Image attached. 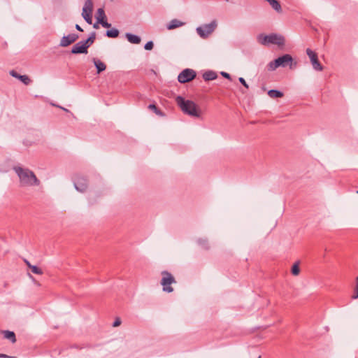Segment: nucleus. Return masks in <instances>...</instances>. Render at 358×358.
Instances as JSON below:
<instances>
[{
	"instance_id": "18",
	"label": "nucleus",
	"mask_w": 358,
	"mask_h": 358,
	"mask_svg": "<svg viewBox=\"0 0 358 358\" xmlns=\"http://www.w3.org/2000/svg\"><path fill=\"white\" fill-rule=\"evenodd\" d=\"M96 18V20L98 21V23H100L101 22L106 19V16L103 8H100L97 10Z\"/></svg>"
},
{
	"instance_id": "14",
	"label": "nucleus",
	"mask_w": 358,
	"mask_h": 358,
	"mask_svg": "<svg viewBox=\"0 0 358 358\" xmlns=\"http://www.w3.org/2000/svg\"><path fill=\"white\" fill-rule=\"evenodd\" d=\"M94 64L97 69V73H100L101 72L103 71L106 69V65L101 62L99 59H97L96 58L93 59Z\"/></svg>"
},
{
	"instance_id": "29",
	"label": "nucleus",
	"mask_w": 358,
	"mask_h": 358,
	"mask_svg": "<svg viewBox=\"0 0 358 358\" xmlns=\"http://www.w3.org/2000/svg\"><path fill=\"white\" fill-rule=\"evenodd\" d=\"M99 24H101L102 27L105 28H110L111 27V24L108 23L106 19L101 22Z\"/></svg>"
},
{
	"instance_id": "9",
	"label": "nucleus",
	"mask_w": 358,
	"mask_h": 358,
	"mask_svg": "<svg viewBox=\"0 0 358 358\" xmlns=\"http://www.w3.org/2000/svg\"><path fill=\"white\" fill-rule=\"evenodd\" d=\"M73 182L76 189L80 192H84L87 189V180L80 174L75 176Z\"/></svg>"
},
{
	"instance_id": "8",
	"label": "nucleus",
	"mask_w": 358,
	"mask_h": 358,
	"mask_svg": "<svg viewBox=\"0 0 358 358\" xmlns=\"http://www.w3.org/2000/svg\"><path fill=\"white\" fill-rule=\"evenodd\" d=\"M196 72L190 69H184L178 76V80L180 83H188L195 78Z\"/></svg>"
},
{
	"instance_id": "12",
	"label": "nucleus",
	"mask_w": 358,
	"mask_h": 358,
	"mask_svg": "<svg viewBox=\"0 0 358 358\" xmlns=\"http://www.w3.org/2000/svg\"><path fill=\"white\" fill-rule=\"evenodd\" d=\"M78 38V36L76 34H70L68 36L62 37L60 42V45L62 47H66L76 41Z\"/></svg>"
},
{
	"instance_id": "35",
	"label": "nucleus",
	"mask_w": 358,
	"mask_h": 358,
	"mask_svg": "<svg viewBox=\"0 0 358 358\" xmlns=\"http://www.w3.org/2000/svg\"><path fill=\"white\" fill-rule=\"evenodd\" d=\"M76 29L78 31H83V29H82V27H81L80 25H78V24H76Z\"/></svg>"
},
{
	"instance_id": "3",
	"label": "nucleus",
	"mask_w": 358,
	"mask_h": 358,
	"mask_svg": "<svg viewBox=\"0 0 358 358\" xmlns=\"http://www.w3.org/2000/svg\"><path fill=\"white\" fill-rule=\"evenodd\" d=\"M287 66L290 69H293L296 67V62H293V58L290 55L285 54L269 62L267 67L268 70L274 71L279 66L286 67Z\"/></svg>"
},
{
	"instance_id": "37",
	"label": "nucleus",
	"mask_w": 358,
	"mask_h": 358,
	"mask_svg": "<svg viewBox=\"0 0 358 358\" xmlns=\"http://www.w3.org/2000/svg\"><path fill=\"white\" fill-rule=\"evenodd\" d=\"M99 23H98V21L96 22V23L94 24V25H93L94 28V29H99Z\"/></svg>"
},
{
	"instance_id": "17",
	"label": "nucleus",
	"mask_w": 358,
	"mask_h": 358,
	"mask_svg": "<svg viewBox=\"0 0 358 358\" xmlns=\"http://www.w3.org/2000/svg\"><path fill=\"white\" fill-rule=\"evenodd\" d=\"M183 22H180L177 19L172 20L167 26V29H174L183 25Z\"/></svg>"
},
{
	"instance_id": "24",
	"label": "nucleus",
	"mask_w": 358,
	"mask_h": 358,
	"mask_svg": "<svg viewBox=\"0 0 358 358\" xmlns=\"http://www.w3.org/2000/svg\"><path fill=\"white\" fill-rule=\"evenodd\" d=\"M292 274L294 275H298L300 273L299 264L296 262L293 264L291 269Z\"/></svg>"
},
{
	"instance_id": "31",
	"label": "nucleus",
	"mask_w": 358,
	"mask_h": 358,
	"mask_svg": "<svg viewBox=\"0 0 358 358\" xmlns=\"http://www.w3.org/2000/svg\"><path fill=\"white\" fill-rule=\"evenodd\" d=\"M10 74L13 77L16 78H17V79H18V78H19V77L21 76V75H20L17 72H16V71H14V70L10 71Z\"/></svg>"
},
{
	"instance_id": "38",
	"label": "nucleus",
	"mask_w": 358,
	"mask_h": 358,
	"mask_svg": "<svg viewBox=\"0 0 358 358\" xmlns=\"http://www.w3.org/2000/svg\"><path fill=\"white\" fill-rule=\"evenodd\" d=\"M59 108H62V110H65V111H67V109L63 108V107H61V106H58Z\"/></svg>"
},
{
	"instance_id": "32",
	"label": "nucleus",
	"mask_w": 358,
	"mask_h": 358,
	"mask_svg": "<svg viewBox=\"0 0 358 358\" xmlns=\"http://www.w3.org/2000/svg\"><path fill=\"white\" fill-rule=\"evenodd\" d=\"M239 82L247 89H248V84L246 83L245 79L243 78H239Z\"/></svg>"
},
{
	"instance_id": "19",
	"label": "nucleus",
	"mask_w": 358,
	"mask_h": 358,
	"mask_svg": "<svg viewBox=\"0 0 358 358\" xmlns=\"http://www.w3.org/2000/svg\"><path fill=\"white\" fill-rule=\"evenodd\" d=\"M148 108L149 110L153 111L157 115L160 117L164 116V113L159 108H158L155 104H150Z\"/></svg>"
},
{
	"instance_id": "33",
	"label": "nucleus",
	"mask_w": 358,
	"mask_h": 358,
	"mask_svg": "<svg viewBox=\"0 0 358 358\" xmlns=\"http://www.w3.org/2000/svg\"><path fill=\"white\" fill-rule=\"evenodd\" d=\"M221 75L229 80H231V76L227 72H222Z\"/></svg>"
},
{
	"instance_id": "36",
	"label": "nucleus",
	"mask_w": 358,
	"mask_h": 358,
	"mask_svg": "<svg viewBox=\"0 0 358 358\" xmlns=\"http://www.w3.org/2000/svg\"><path fill=\"white\" fill-rule=\"evenodd\" d=\"M24 263L26 264V265L28 266V268H31V264H30V262L29 261H27V259H24Z\"/></svg>"
},
{
	"instance_id": "27",
	"label": "nucleus",
	"mask_w": 358,
	"mask_h": 358,
	"mask_svg": "<svg viewBox=\"0 0 358 358\" xmlns=\"http://www.w3.org/2000/svg\"><path fill=\"white\" fill-rule=\"evenodd\" d=\"M352 298L353 299H356L358 298V276L356 278V285Z\"/></svg>"
},
{
	"instance_id": "30",
	"label": "nucleus",
	"mask_w": 358,
	"mask_h": 358,
	"mask_svg": "<svg viewBox=\"0 0 358 358\" xmlns=\"http://www.w3.org/2000/svg\"><path fill=\"white\" fill-rule=\"evenodd\" d=\"M120 324H121V320H120V318L117 317V318L115 319V320L114 321L113 326L114 327H116L120 326Z\"/></svg>"
},
{
	"instance_id": "39",
	"label": "nucleus",
	"mask_w": 358,
	"mask_h": 358,
	"mask_svg": "<svg viewBox=\"0 0 358 358\" xmlns=\"http://www.w3.org/2000/svg\"><path fill=\"white\" fill-rule=\"evenodd\" d=\"M357 193H358V191H357Z\"/></svg>"
},
{
	"instance_id": "4",
	"label": "nucleus",
	"mask_w": 358,
	"mask_h": 358,
	"mask_svg": "<svg viewBox=\"0 0 358 358\" xmlns=\"http://www.w3.org/2000/svg\"><path fill=\"white\" fill-rule=\"evenodd\" d=\"M258 41L261 44H275L279 46L285 44V38L276 34H271L270 35L261 34L258 36Z\"/></svg>"
},
{
	"instance_id": "25",
	"label": "nucleus",
	"mask_w": 358,
	"mask_h": 358,
	"mask_svg": "<svg viewBox=\"0 0 358 358\" xmlns=\"http://www.w3.org/2000/svg\"><path fill=\"white\" fill-rule=\"evenodd\" d=\"M20 81H22L24 85H28L31 83V80L29 78V76L26 75L20 76L18 78Z\"/></svg>"
},
{
	"instance_id": "28",
	"label": "nucleus",
	"mask_w": 358,
	"mask_h": 358,
	"mask_svg": "<svg viewBox=\"0 0 358 358\" xmlns=\"http://www.w3.org/2000/svg\"><path fill=\"white\" fill-rule=\"evenodd\" d=\"M154 47V44H153V42L152 41H148V43H145V46H144V48L146 50H151Z\"/></svg>"
},
{
	"instance_id": "1",
	"label": "nucleus",
	"mask_w": 358,
	"mask_h": 358,
	"mask_svg": "<svg viewBox=\"0 0 358 358\" xmlns=\"http://www.w3.org/2000/svg\"><path fill=\"white\" fill-rule=\"evenodd\" d=\"M14 170L17 174L20 183L22 186H34L39 185V180L31 171L20 166L14 167Z\"/></svg>"
},
{
	"instance_id": "2",
	"label": "nucleus",
	"mask_w": 358,
	"mask_h": 358,
	"mask_svg": "<svg viewBox=\"0 0 358 358\" xmlns=\"http://www.w3.org/2000/svg\"><path fill=\"white\" fill-rule=\"evenodd\" d=\"M178 106L181 110L190 116L199 117L201 115L198 106L192 101L185 100L183 97L178 96L176 99Z\"/></svg>"
},
{
	"instance_id": "6",
	"label": "nucleus",
	"mask_w": 358,
	"mask_h": 358,
	"mask_svg": "<svg viewBox=\"0 0 358 358\" xmlns=\"http://www.w3.org/2000/svg\"><path fill=\"white\" fill-rule=\"evenodd\" d=\"M92 0H86L83 8L82 16L83 17L85 20L90 24L92 23Z\"/></svg>"
},
{
	"instance_id": "11",
	"label": "nucleus",
	"mask_w": 358,
	"mask_h": 358,
	"mask_svg": "<svg viewBox=\"0 0 358 358\" xmlns=\"http://www.w3.org/2000/svg\"><path fill=\"white\" fill-rule=\"evenodd\" d=\"M89 48L87 45L84 43V41H80L77 43H76L73 47L71 49V53L72 54H87V49Z\"/></svg>"
},
{
	"instance_id": "13",
	"label": "nucleus",
	"mask_w": 358,
	"mask_h": 358,
	"mask_svg": "<svg viewBox=\"0 0 358 358\" xmlns=\"http://www.w3.org/2000/svg\"><path fill=\"white\" fill-rule=\"evenodd\" d=\"M1 334L5 338L8 339L12 343H15L16 342V336L13 331L3 330L1 331Z\"/></svg>"
},
{
	"instance_id": "10",
	"label": "nucleus",
	"mask_w": 358,
	"mask_h": 358,
	"mask_svg": "<svg viewBox=\"0 0 358 358\" xmlns=\"http://www.w3.org/2000/svg\"><path fill=\"white\" fill-rule=\"evenodd\" d=\"M306 53L308 55L311 64L314 68V69L317 71H322L323 66L320 64V62L318 60L317 55L314 51L311 50L310 48H308L306 50Z\"/></svg>"
},
{
	"instance_id": "15",
	"label": "nucleus",
	"mask_w": 358,
	"mask_h": 358,
	"mask_svg": "<svg viewBox=\"0 0 358 358\" xmlns=\"http://www.w3.org/2000/svg\"><path fill=\"white\" fill-rule=\"evenodd\" d=\"M217 75L216 72L213 71H207L203 74V78L205 81H210L216 79Z\"/></svg>"
},
{
	"instance_id": "22",
	"label": "nucleus",
	"mask_w": 358,
	"mask_h": 358,
	"mask_svg": "<svg viewBox=\"0 0 358 358\" xmlns=\"http://www.w3.org/2000/svg\"><path fill=\"white\" fill-rule=\"evenodd\" d=\"M95 39H96V33L92 32L90 35L89 38L87 40L83 41L87 45V47L90 48L94 43Z\"/></svg>"
},
{
	"instance_id": "20",
	"label": "nucleus",
	"mask_w": 358,
	"mask_h": 358,
	"mask_svg": "<svg viewBox=\"0 0 358 358\" xmlns=\"http://www.w3.org/2000/svg\"><path fill=\"white\" fill-rule=\"evenodd\" d=\"M268 94L271 98H281L283 96V93L276 90H269Z\"/></svg>"
},
{
	"instance_id": "26",
	"label": "nucleus",
	"mask_w": 358,
	"mask_h": 358,
	"mask_svg": "<svg viewBox=\"0 0 358 358\" xmlns=\"http://www.w3.org/2000/svg\"><path fill=\"white\" fill-rule=\"evenodd\" d=\"M30 269L35 274L42 275L43 273L42 269L36 266L32 265Z\"/></svg>"
},
{
	"instance_id": "16",
	"label": "nucleus",
	"mask_w": 358,
	"mask_h": 358,
	"mask_svg": "<svg viewBox=\"0 0 358 358\" xmlns=\"http://www.w3.org/2000/svg\"><path fill=\"white\" fill-rule=\"evenodd\" d=\"M126 37L127 40L133 44H139L141 41V38L139 36L130 33H127Z\"/></svg>"
},
{
	"instance_id": "21",
	"label": "nucleus",
	"mask_w": 358,
	"mask_h": 358,
	"mask_svg": "<svg viewBox=\"0 0 358 358\" xmlns=\"http://www.w3.org/2000/svg\"><path fill=\"white\" fill-rule=\"evenodd\" d=\"M267 1L270 3L271 7L274 10H275L278 12L281 11V10H282L281 6H280V4L278 1H277V0H267Z\"/></svg>"
},
{
	"instance_id": "34",
	"label": "nucleus",
	"mask_w": 358,
	"mask_h": 358,
	"mask_svg": "<svg viewBox=\"0 0 358 358\" xmlns=\"http://www.w3.org/2000/svg\"><path fill=\"white\" fill-rule=\"evenodd\" d=\"M0 358H15V357L8 356L6 354L0 353Z\"/></svg>"
},
{
	"instance_id": "5",
	"label": "nucleus",
	"mask_w": 358,
	"mask_h": 358,
	"mask_svg": "<svg viewBox=\"0 0 358 358\" xmlns=\"http://www.w3.org/2000/svg\"><path fill=\"white\" fill-rule=\"evenodd\" d=\"M161 275L162 276L161 285L163 287V291L169 293L172 292L173 289L171 287V285L176 282L175 278L167 271H162Z\"/></svg>"
},
{
	"instance_id": "23",
	"label": "nucleus",
	"mask_w": 358,
	"mask_h": 358,
	"mask_svg": "<svg viewBox=\"0 0 358 358\" xmlns=\"http://www.w3.org/2000/svg\"><path fill=\"white\" fill-rule=\"evenodd\" d=\"M106 35L108 38H116L119 36V31L116 29H112L106 31Z\"/></svg>"
},
{
	"instance_id": "7",
	"label": "nucleus",
	"mask_w": 358,
	"mask_h": 358,
	"mask_svg": "<svg viewBox=\"0 0 358 358\" xmlns=\"http://www.w3.org/2000/svg\"><path fill=\"white\" fill-rule=\"evenodd\" d=\"M216 26V22L213 21L210 24H204L202 27H198L196 29V31L201 38H205L215 30Z\"/></svg>"
}]
</instances>
